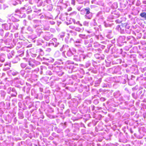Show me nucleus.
I'll return each mask as SVG.
<instances>
[{
  "label": "nucleus",
  "mask_w": 146,
  "mask_h": 146,
  "mask_svg": "<svg viewBox=\"0 0 146 146\" xmlns=\"http://www.w3.org/2000/svg\"><path fill=\"white\" fill-rule=\"evenodd\" d=\"M19 25V24L17 23L10 24V29H12L13 31L17 29Z\"/></svg>",
  "instance_id": "obj_2"
},
{
  "label": "nucleus",
  "mask_w": 146,
  "mask_h": 146,
  "mask_svg": "<svg viewBox=\"0 0 146 146\" xmlns=\"http://www.w3.org/2000/svg\"><path fill=\"white\" fill-rule=\"evenodd\" d=\"M46 2H48V1H50V0H45Z\"/></svg>",
  "instance_id": "obj_39"
},
{
  "label": "nucleus",
  "mask_w": 146,
  "mask_h": 146,
  "mask_svg": "<svg viewBox=\"0 0 146 146\" xmlns=\"http://www.w3.org/2000/svg\"><path fill=\"white\" fill-rule=\"evenodd\" d=\"M76 43H80V41H76Z\"/></svg>",
  "instance_id": "obj_37"
},
{
  "label": "nucleus",
  "mask_w": 146,
  "mask_h": 146,
  "mask_svg": "<svg viewBox=\"0 0 146 146\" xmlns=\"http://www.w3.org/2000/svg\"><path fill=\"white\" fill-rule=\"evenodd\" d=\"M16 93V94H12L11 95V96L12 97H16V95H17V93Z\"/></svg>",
  "instance_id": "obj_29"
},
{
  "label": "nucleus",
  "mask_w": 146,
  "mask_h": 146,
  "mask_svg": "<svg viewBox=\"0 0 146 146\" xmlns=\"http://www.w3.org/2000/svg\"><path fill=\"white\" fill-rule=\"evenodd\" d=\"M28 30L30 31H32V29L30 27H29L28 28Z\"/></svg>",
  "instance_id": "obj_28"
},
{
  "label": "nucleus",
  "mask_w": 146,
  "mask_h": 146,
  "mask_svg": "<svg viewBox=\"0 0 146 146\" xmlns=\"http://www.w3.org/2000/svg\"><path fill=\"white\" fill-rule=\"evenodd\" d=\"M8 6L7 5H6L5 4H3V9H5V8L7 7Z\"/></svg>",
  "instance_id": "obj_23"
},
{
  "label": "nucleus",
  "mask_w": 146,
  "mask_h": 146,
  "mask_svg": "<svg viewBox=\"0 0 146 146\" xmlns=\"http://www.w3.org/2000/svg\"><path fill=\"white\" fill-rule=\"evenodd\" d=\"M140 15L141 17L144 18L145 19H146V13H142L140 14Z\"/></svg>",
  "instance_id": "obj_9"
},
{
  "label": "nucleus",
  "mask_w": 146,
  "mask_h": 146,
  "mask_svg": "<svg viewBox=\"0 0 146 146\" xmlns=\"http://www.w3.org/2000/svg\"><path fill=\"white\" fill-rule=\"evenodd\" d=\"M57 41V40L56 38H53L52 39V41H50V42H52L51 43H52L54 42V44Z\"/></svg>",
  "instance_id": "obj_15"
},
{
  "label": "nucleus",
  "mask_w": 146,
  "mask_h": 146,
  "mask_svg": "<svg viewBox=\"0 0 146 146\" xmlns=\"http://www.w3.org/2000/svg\"><path fill=\"white\" fill-rule=\"evenodd\" d=\"M29 64L30 66H34V64L32 63V62H29Z\"/></svg>",
  "instance_id": "obj_26"
},
{
  "label": "nucleus",
  "mask_w": 146,
  "mask_h": 146,
  "mask_svg": "<svg viewBox=\"0 0 146 146\" xmlns=\"http://www.w3.org/2000/svg\"><path fill=\"white\" fill-rule=\"evenodd\" d=\"M66 47L68 48V49H67L68 51L66 53L67 55L69 56H71L73 54V53L71 51L70 49L68 48V46L67 45H65V46H64V45H63L62 48L60 49V50L61 51H62L63 50V48H64V50H65V48Z\"/></svg>",
  "instance_id": "obj_1"
},
{
  "label": "nucleus",
  "mask_w": 146,
  "mask_h": 146,
  "mask_svg": "<svg viewBox=\"0 0 146 146\" xmlns=\"http://www.w3.org/2000/svg\"><path fill=\"white\" fill-rule=\"evenodd\" d=\"M1 95L2 96L4 97L5 95V93L4 91H2L1 93Z\"/></svg>",
  "instance_id": "obj_18"
},
{
  "label": "nucleus",
  "mask_w": 146,
  "mask_h": 146,
  "mask_svg": "<svg viewBox=\"0 0 146 146\" xmlns=\"http://www.w3.org/2000/svg\"><path fill=\"white\" fill-rule=\"evenodd\" d=\"M92 13L90 11V10L87 11L86 13V15L85 16V18L90 19L92 18Z\"/></svg>",
  "instance_id": "obj_3"
},
{
  "label": "nucleus",
  "mask_w": 146,
  "mask_h": 146,
  "mask_svg": "<svg viewBox=\"0 0 146 146\" xmlns=\"http://www.w3.org/2000/svg\"><path fill=\"white\" fill-rule=\"evenodd\" d=\"M52 44H53V45L55 47L57 46H58V45L59 44V42H57V41L55 44L54 42H53Z\"/></svg>",
  "instance_id": "obj_17"
},
{
  "label": "nucleus",
  "mask_w": 146,
  "mask_h": 146,
  "mask_svg": "<svg viewBox=\"0 0 146 146\" xmlns=\"http://www.w3.org/2000/svg\"><path fill=\"white\" fill-rule=\"evenodd\" d=\"M11 74L13 76H15L17 75L18 74V72L15 71H11Z\"/></svg>",
  "instance_id": "obj_14"
},
{
  "label": "nucleus",
  "mask_w": 146,
  "mask_h": 146,
  "mask_svg": "<svg viewBox=\"0 0 146 146\" xmlns=\"http://www.w3.org/2000/svg\"><path fill=\"white\" fill-rule=\"evenodd\" d=\"M23 21H24H24H25V20H24Z\"/></svg>",
  "instance_id": "obj_50"
},
{
  "label": "nucleus",
  "mask_w": 146,
  "mask_h": 146,
  "mask_svg": "<svg viewBox=\"0 0 146 146\" xmlns=\"http://www.w3.org/2000/svg\"><path fill=\"white\" fill-rule=\"evenodd\" d=\"M9 32H7V33H5V38H7L8 36L9 35Z\"/></svg>",
  "instance_id": "obj_25"
},
{
  "label": "nucleus",
  "mask_w": 146,
  "mask_h": 146,
  "mask_svg": "<svg viewBox=\"0 0 146 146\" xmlns=\"http://www.w3.org/2000/svg\"><path fill=\"white\" fill-rule=\"evenodd\" d=\"M29 69H31V68H29Z\"/></svg>",
  "instance_id": "obj_52"
},
{
  "label": "nucleus",
  "mask_w": 146,
  "mask_h": 146,
  "mask_svg": "<svg viewBox=\"0 0 146 146\" xmlns=\"http://www.w3.org/2000/svg\"><path fill=\"white\" fill-rule=\"evenodd\" d=\"M84 42H85V44H87V41L86 40H85L84 41Z\"/></svg>",
  "instance_id": "obj_35"
},
{
  "label": "nucleus",
  "mask_w": 146,
  "mask_h": 146,
  "mask_svg": "<svg viewBox=\"0 0 146 146\" xmlns=\"http://www.w3.org/2000/svg\"><path fill=\"white\" fill-rule=\"evenodd\" d=\"M23 118V117H22V116H21V118Z\"/></svg>",
  "instance_id": "obj_51"
},
{
  "label": "nucleus",
  "mask_w": 146,
  "mask_h": 146,
  "mask_svg": "<svg viewBox=\"0 0 146 146\" xmlns=\"http://www.w3.org/2000/svg\"><path fill=\"white\" fill-rule=\"evenodd\" d=\"M105 100V99L104 98H101V100L102 101H104Z\"/></svg>",
  "instance_id": "obj_32"
},
{
  "label": "nucleus",
  "mask_w": 146,
  "mask_h": 146,
  "mask_svg": "<svg viewBox=\"0 0 146 146\" xmlns=\"http://www.w3.org/2000/svg\"><path fill=\"white\" fill-rule=\"evenodd\" d=\"M0 34L1 36H3V29H1L0 30Z\"/></svg>",
  "instance_id": "obj_24"
},
{
  "label": "nucleus",
  "mask_w": 146,
  "mask_h": 146,
  "mask_svg": "<svg viewBox=\"0 0 146 146\" xmlns=\"http://www.w3.org/2000/svg\"><path fill=\"white\" fill-rule=\"evenodd\" d=\"M119 27V25H118V26H117V27Z\"/></svg>",
  "instance_id": "obj_48"
},
{
  "label": "nucleus",
  "mask_w": 146,
  "mask_h": 146,
  "mask_svg": "<svg viewBox=\"0 0 146 146\" xmlns=\"http://www.w3.org/2000/svg\"><path fill=\"white\" fill-rule=\"evenodd\" d=\"M79 36L80 38L83 39H86L87 38V36L85 35L80 34Z\"/></svg>",
  "instance_id": "obj_11"
},
{
  "label": "nucleus",
  "mask_w": 146,
  "mask_h": 146,
  "mask_svg": "<svg viewBox=\"0 0 146 146\" xmlns=\"http://www.w3.org/2000/svg\"><path fill=\"white\" fill-rule=\"evenodd\" d=\"M34 22L35 23H40V22L39 21H38L35 20L34 21Z\"/></svg>",
  "instance_id": "obj_31"
},
{
  "label": "nucleus",
  "mask_w": 146,
  "mask_h": 146,
  "mask_svg": "<svg viewBox=\"0 0 146 146\" xmlns=\"http://www.w3.org/2000/svg\"><path fill=\"white\" fill-rule=\"evenodd\" d=\"M2 66V64H0V66Z\"/></svg>",
  "instance_id": "obj_42"
},
{
  "label": "nucleus",
  "mask_w": 146,
  "mask_h": 146,
  "mask_svg": "<svg viewBox=\"0 0 146 146\" xmlns=\"http://www.w3.org/2000/svg\"><path fill=\"white\" fill-rule=\"evenodd\" d=\"M79 23V21H78V22H77V23Z\"/></svg>",
  "instance_id": "obj_46"
},
{
  "label": "nucleus",
  "mask_w": 146,
  "mask_h": 146,
  "mask_svg": "<svg viewBox=\"0 0 146 146\" xmlns=\"http://www.w3.org/2000/svg\"><path fill=\"white\" fill-rule=\"evenodd\" d=\"M15 79H18V78H15Z\"/></svg>",
  "instance_id": "obj_49"
},
{
  "label": "nucleus",
  "mask_w": 146,
  "mask_h": 146,
  "mask_svg": "<svg viewBox=\"0 0 146 146\" xmlns=\"http://www.w3.org/2000/svg\"><path fill=\"white\" fill-rule=\"evenodd\" d=\"M87 32H88V33H90V31H87Z\"/></svg>",
  "instance_id": "obj_43"
},
{
  "label": "nucleus",
  "mask_w": 146,
  "mask_h": 146,
  "mask_svg": "<svg viewBox=\"0 0 146 146\" xmlns=\"http://www.w3.org/2000/svg\"><path fill=\"white\" fill-rule=\"evenodd\" d=\"M10 24H9L8 25L6 23L2 24V28L7 30L10 29Z\"/></svg>",
  "instance_id": "obj_5"
},
{
  "label": "nucleus",
  "mask_w": 146,
  "mask_h": 146,
  "mask_svg": "<svg viewBox=\"0 0 146 146\" xmlns=\"http://www.w3.org/2000/svg\"><path fill=\"white\" fill-rule=\"evenodd\" d=\"M5 54H0V61L3 62L5 60Z\"/></svg>",
  "instance_id": "obj_7"
},
{
  "label": "nucleus",
  "mask_w": 146,
  "mask_h": 146,
  "mask_svg": "<svg viewBox=\"0 0 146 146\" xmlns=\"http://www.w3.org/2000/svg\"><path fill=\"white\" fill-rule=\"evenodd\" d=\"M100 13H101L100 12L98 13V14L97 15L98 16H99V15L100 14Z\"/></svg>",
  "instance_id": "obj_40"
},
{
  "label": "nucleus",
  "mask_w": 146,
  "mask_h": 146,
  "mask_svg": "<svg viewBox=\"0 0 146 146\" xmlns=\"http://www.w3.org/2000/svg\"><path fill=\"white\" fill-rule=\"evenodd\" d=\"M89 10H90L89 8H88V9H83L82 10H81L80 13L82 15L86 14V12L87 11Z\"/></svg>",
  "instance_id": "obj_8"
},
{
  "label": "nucleus",
  "mask_w": 146,
  "mask_h": 146,
  "mask_svg": "<svg viewBox=\"0 0 146 146\" xmlns=\"http://www.w3.org/2000/svg\"><path fill=\"white\" fill-rule=\"evenodd\" d=\"M11 3L14 5L21 3V1L20 0H13L11 1Z\"/></svg>",
  "instance_id": "obj_6"
},
{
  "label": "nucleus",
  "mask_w": 146,
  "mask_h": 146,
  "mask_svg": "<svg viewBox=\"0 0 146 146\" xmlns=\"http://www.w3.org/2000/svg\"><path fill=\"white\" fill-rule=\"evenodd\" d=\"M63 35H61L60 36L61 37H64V33H63Z\"/></svg>",
  "instance_id": "obj_36"
},
{
  "label": "nucleus",
  "mask_w": 146,
  "mask_h": 146,
  "mask_svg": "<svg viewBox=\"0 0 146 146\" xmlns=\"http://www.w3.org/2000/svg\"><path fill=\"white\" fill-rule=\"evenodd\" d=\"M84 29L82 30V29L79 27H75V30L78 32H81Z\"/></svg>",
  "instance_id": "obj_12"
},
{
  "label": "nucleus",
  "mask_w": 146,
  "mask_h": 146,
  "mask_svg": "<svg viewBox=\"0 0 146 146\" xmlns=\"http://www.w3.org/2000/svg\"><path fill=\"white\" fill-rule=\"evenodd\" d=\"M95 57L96 58H100V55L98 54H95L94 55Z\"/></svg>",
  "instance_id": "obj_19"
},
{
  "label": "nucleus",
  "mask_w": 146,
  "mask_h": 146,
  "mask_svg": "<svg viewBox=\"0 0 146 146\" xmlns=\"http://www.w3.org/2000/svg\"><path fill=\"white\" fill-rule=\"evenodd\" d=\"M79 25L80 26H82V25L81 24H80Z\"/></svg>",
  "instance_id": "obj_41"
},
{
  "label": "nucleus",
  "mask_w": 146,
  "mask_h": 146,
  "mask_svg": "<svg viewBox=\"0 0 146 146\" xmlns=\"http://www.w3.org/2000/svg\"><path fill=\"white\" fill-rule=\"evenodd\" d=\"M72 31H70V33H72Z\"/></svg>",
  "instance_id": "obj_45"
},
{
  "label": "nucleus",
  "mask_w": 146,
  "mask_h": 146,
  "mask_svg": "<svg viewBox=\"0 0 146 146\" xmlns=\"http://www.w3.org/2000/svg\"><path fill=\"white\" fill-rule=\"evenodd\" d=\"M13 55V54L12 53H10L8 54V57L9 59H10L12 57V56Z\"/></svg>",
  "instance_id": "obj_13"
},
{
  "label": "nucleus",
  "mask_w": 146,
  "mask_h": 146,
  "mask_svg": "<svg viewBox=\"0 0 146 146\" xmlns=\"http://www.w3.org/2000/svg\"><path fill=\"white\" fill-rule=\"evenodd\" d=\"M89 23L86 21H85L83 23V25L86 26H88Z\"/></svg>",
  "instance_id": "obj_16"
},
{
  "label": "nucleus",
  "mask_w": 146,
  "mask_h": 146,
  "mask_svg": "<svg viewBox=\"0 0 146 146\" xmlns=\"http://www.w3.org/2000/svg\"><path fill=\"white\" fill-rule=\"evenodd\" d=\"M1 9V7L0 6V9Z\"/></svg>",
  "instance_id": "obj_47"
},
{
  "label": "nucleus",
  "mask_w": 146,
  "mask_h": 146,
  "mask_svg": "<svg viewBox=\"0 0 146 146\" xmlns=\"http://www.w3.org/2000/svg\"><path fill=\"white\" fill-rule=\"evenodd\" d=\"M72 10V8L71 7H70L68 10V11H71Z\"/></svg>",
  "instance_id": "obj_33"
},
{
  "label": "nucleus",
  "mask_w": 146,
  "mask_h": 146,
  "mask_svg": "<svg viewBox=\"0 0 146 146\" xmlns=\"http://www.w3.org/2000/svg\"><path fill=\"white\" fill-rule=\"evenodd\" d=\"M21 66L22 68H25V64L22 63L21 64Z\"/></svg>",
  "instance_id": "obj_27"
},
{
  "label": "nucleus",
  "mask_w": 146,
  "mask_h": 146,
  "mask_svg": "<svg viewBox=\"0 0 146 146\" xmlns=\"http://www.w3.org/2000/svg\"><path fill=\"white\" fill-rule=\"evenodd\" d=\"M35 28L36 29H40L42 28L41 25H36L35 26Z\"/></svg>",
  "instance_id": "obj_10"
},
{
  "label": "nucleus",
  "mask_w": 146,
  "mask_h": 146,
  "mask_svg": "<svg viewBox=\"0 0 146 146\" xmlns=\"http://www.w3.org/2000/svg\"><path fill=\"white\" fill-rule=\"evenodd\" d=\"M52 35L48 33H46L45 35L44 36V39L46 40H49L52 37Z\"/></svg>",
  "instance_id": "obj_4"
},
{
  "label": "nucleus",
  "mask_w": 146,
  "mask_h": 146,
  "mask_svg": "<svg viewBox=\"0 0 146 146\" xmlns=\"http://www.w3.org/2000/svg\"><path fill=\"white\" fill-rule=\"evenodd\" d=\"M49 22L52 25H54L55 23V22L53 21H50Z\"/></svg>",
  "instance_id": "obj_22"
},
{
  "label": "nucleus",
  "mask_w": 146,
  "mask_h": 146,
  "mask_svg": "<svg viewBox=\"0 0 146 146\" xmlns=\"http://www.w3.org/2000/svg\"><path fill=\"white\" fill-rule=\"evenodd\" d=\"M69 27L70 28L73 29H75V27L74 26L71 25L69 26Z\"/></svg>",
  "instance_id": "obj_21"
},
{
  "label": "nucleus",
  "mask_w": 146,
  "mask_h": 146,
  "mask_svg": "<svg viewBox=\"0 0 146 146\" xmlns=\"http://www.w3.org/2000/svg\"><path fill=\"white\" fill-rule=\"evenodd\" d=\"M11 91L13 92H14L15 93H17L15 90L13 88L11 90Z\"/></svg>",
  "instance_id": "obj_30"
},
{
  "label": "nucleus",
  "mask_w": 146,
  "mask_h": 146,
  "mask_svg": "<svg viewBox=\"0 0 146 146\" xmlns=\"http://www.w3.org/2000/svg\"><path fill=\"white\" fill-rule=\"evenodd\" d=\"M63 1V0H59V1H60V3H62V2Z\"/></svg>",
  "instance_id": "obj_38"
},
{
  "label": "nucleus",
  "mask_w": 146,
  "mask_h": 146,
  "mask_svg": "<svg viewBox=\"0 0 146 146\" xmlns=\"http://www.w3.org/2000/svg\"><path fill=\"white\" fill-rule=\"evenodd\" d=\"M71 3L72 4L74 5H75V0H71Z\"/></svg>",
  "instance_id": "obj_20"
},
{
  "label": "nucleus",
  "mask_w": 146,
  "mask_h": 146,
  "mask_svg": "<svg viewBox=\"0 0 146 146\" xmlns=\"http://www.w3.org/2000/svg\"><path fill=\"white\" fill-rule=\"evenodd\" d=\"M13 18H14V17H11L12 20V19H13Z\"/></svg>",
  "instance_id": "obj_44"
},
{
  "label": "nucleus",
  "mask_w": 146,
  "mask_h": 146,
  "mask_svg": "<svg viewBox=\"0 0 146 146\" xmlns=\"http://www.w3.org/2000/svg\"><path fill=\"white\" fill-rule=\"evenodd\" d=\"M80 9H81V8H79V7H78L77 8V9L79 11H80L81 10H80Z\"/></svg>",
  "instance_id": "obj_34"
}]
</instances>
